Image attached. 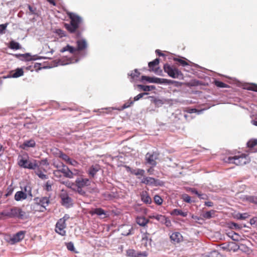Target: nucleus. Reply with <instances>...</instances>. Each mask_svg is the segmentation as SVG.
Listing matches in <instances>:
<instances>
[{
  "label": "nucleus",
  "instance_id": "nucleus-28",
  "mask_svg": "<svg viewBox=\"0 0 257 257\" xmlns=\"http://www.w3.org/2000/svg\"><path fill=\"white\" fill-rule=\"evenodd\" d=\"M65 51H69L70 53L73 54H75L77 52L76 48H74L69 45H67L60 50V52L62 53Z\"/></svg>",
  "mask_w": 257,
  "mask_h": 257
},
{
  "label": "nucleus",
  "instance_id": "nucleus-4",
  "mask_svg": "<svg viewBox=\"0 0 257 257\" xmlns=\"http://www.w3.org/2000/svg\"><path fill=\"white\" fill-rule=\"evenodd\" d=\"M25 214V212L19 207H13L10 210H6L1 213V215L4 216L20 219H23Z\"/></svg>",
  "mask_w": 257,
  "mask_h": 257
},
{
  "label": "nucleus",
  "instance_id": "nucleus-11",
  "mask_svg": "<svg viewBox=\"0 0 257 257\" xmlns=\"http://www.w3.org/2000/svg\"><path fill=\"white\" fill-rule=\"evenodd\" d=\"M141 183L147 185L157 186L159 185V180L151 177H144L141 180Z\"/></svg>",
  "mask_w": 257,
  "mask_h": 257
},
{
  "label": "nucleus",
  "instance_id": "nucleus-24",
  "mask_svg": "<svg viewBox=\"0 0 257 257\" xmlns=\"http://www.w3.org/2000/svg\"><path fill=\"white\" fill-rule=\"evenodd\" d=\"M31 210L34 212H44L45 210L38 203L35 202L31 205Z\"/></svg>",
  "mask_w": 257,
  "mask_h": 257
},
{
  "label": "nucleus",
  "instance_id": "nucleus-3",
  "mask_svg": "<svg viewBox=\"0 0 257 257\" xmlns=\"http://www.w3.org/2000/svg\"><path fill=\"white\" fill-rule=\"evenodd\" d=\"M224 162L227 163L234 164L237 166H242L249 162L248 156L241 154L238 156L228 157L224 159Z\"/></svg>",
  "mask_w": 257,
  "mask_h": 257
},
{
  "label": "nucleus",
  "instance_id": "nucleus-37",
  "mask_svg": "<svg viewBox=\"0 0 257 257\" xmlns=\"http://www.w3.org/2000/svg\"><path fill=\"white\" fill-rule=\"evenodd\" d=\"M228 236L230 237L232 240L235 241L239 240L240 236L236 233L233 231H231L227 233Z\"/></svg>",
  "mask_w": 257,
  "mask_h": 257
},
{
  "label": "nucleus",
  "instance_id": "nucleus-21",
  "mask_svg": "<svg viewBox=\"0 0 257 257\" xmlns=\"http://www.w3.org/2000/svg\"><path fill=\"white\" fill-rule=\"evenodd\" d=\"M27 198V194L22 191H19L16 193L15 195V199L17 201L22 200H25Z\"/></svg>",
  "mask_w": 257,
  "mask_h": 257
},
{
  "label": "nucleus",
  "instance_id": "nucleus-29",
  "mask_svg": "<svg viewBox=\"0 0 257 257\" xmlns=\"http://www.w3.org/2000/svg\"><path fill=\"white\" fill-rule=\"evenodd\" d=\"M24 71L22 68H17L15 71L11 72V76L14 78H17L23 76Z\"/></svg>",
  "mask_w": 257,
  "mask_h": 257
},
{
  "label": "nucleus",
  "instance_id": "nucleus-48",
  "mask_svg": "<svg viewBox=\"0 0 257 257\" xmlns=\"http://www.w3.org/2000/svg\"><path fill=\"white\" fill-rule=\"evenodd\" d=\"M141 79L142 80H146L147 81H149V82L154 83V82L153 81L155 80V77H150L146 76H142Z\"/></svg>",
  "mask_w": 257,
  "mask_h": 257
},
{
  "label": "nucleus",
  "instance_id": "nucleus-19",
  "mask_svg": "<svg viewBox=\"0 0 257 257\" xmlns=\"http://www.w3.org/2000/svg\"><path fill=\"white\" fill-rule=\"evenodd\" d=\"M240 246H243L245 248V246L243 244H240V245H238L235 242H228V251H232L235 252L239 249Z\"/></svg>",
  "mask_w": 257,
  "mask_h": 257
},
{
  "label": "nucleus",
  "instance_id": "nucleus-13",
  "mask_svg": "<svg viewBox=\"0 0 257 257\" xmlns=\"http://www.w3.org/2000/svg\"><path fill=\"white\" fill-rule=\"evenodd\" d=\"M60 197L61 199L62 205L68 207L71 203L72 199L66 192L62 191L60 195Z\"/></svg>",
  "mask_w": 257,
  "mask_h": 257
},
{
  "label": "nucleus",
  "instance_id": "nucleus-10",
  "mask_svg": "<svg viewBox=\"0 0 257 257\" xmlns=\"http://www.w3.org/2000/svg\"><path fill=\"white\" fill-rule=\"evenodd\" d=\"M34 201L44 208L45 210H46V207L50 203L49 198L47 197H36L34 198Z\"/></svg>",
  "mask_w": 257,
  "mask_h": 257
},
{
  "label": "nucleus",
  "instance_id": "nucleus-59",
  "mask_svg": "<svg viewBox=\"0 0 257 257\" xmlns=\"http://www.w3.org/2000/svg\"><path fill=\"white\" fill-rule=\"evenodd\" d=\"M221 248L225 251H228V242L224 243L221 244Z\"/></svg>",
  "mask_w": 257,
  "mask_h": 257
},
{
  "label": "nucleus",
  "instance_id": "nucleus-39",
  "mask_svg": "<svg viewBox=\"0 0 257 257\" xmlns=\"http://www.w3.org/2000/svg\"><path fill=\"white\" fill-rule=\"evenodd\" d=\"M58 157L64 160L66 163H68L70 159V158L67 155L61 151L58 154Z\"/></svg>",
  "mask_w": 257,
  "mask_h": 257
},
{
  "label": "nucleus",
  "instance_id": "nucleus-1",
  "mask_svg": "<svg viewBox=\"0 0 257 257\" xmlns=\"http://www.w3.org/2000/svg\"><path fill=\"white\" fill-rule=\"evenodd\" d=\"M67 15L70 20V24H65V28L70 33H76L77 37H79L81 35V31L80 30L81 25L82 23V18L78 15L67 12Z\"/></svg>",
  "mask_w": 257,
  "mask_h": 257
},
{
  "label": "nucleus",
  "instance_id": "nucleus-32",
  "mask_svg": "<svg viewBox=\"0 0 257 257\" xmlns=\"http://www.w3.org/2000/svg\"><path fill=\"white\" fill-rule=\"evenodd\" d=\"M216 212V211L214 210H211L203 213L202 216L205 219H209L215 216Z\"/></svg>",
  "mask_w": 257,
  "mask_h": 257
},
{
  "label": "nucleus",
  "instance_id": "nucleus-38",
  "mask_svg": "<svg viewBox=\"0 0 257 257\" xmlns=\"http://www.w3.org/2000/svg\"><path fill=\"white\" fill-rule=\"evenodd\" d=\"M27 7L28 8V9L29 10V12H28V14L29 15H36L38 16V14L37 13V8L34 7H32L30 5H27Z\"/></svg>",
  "mask_w": 257,
  "mask_h": 257
},
{
  "label": "nucleus",
  "instance_id": "nucleus-26",
  "mask_svg": "<svg viewBox=\"0 0 257 257\" xmlns=\"http://www.w3.org/2000/svg\"><path fill=\"white\" fill-rule=\"evenodd\" d=\"M160 62V60L158 58H156L154 61L149 63V67L150 69L155 73L157 72V69H155V67L158 65Z\"/></svg>",
  "mask_w": 257,
  "mask_h": 257
},
{
  "label": "nucleus",
  "instance_id": "nucleus-56",
  "mask_svg": "<svg viewBox=\"0 0 257 257\" xmlns=\"http://www.w3.org/2000/svg\"><path fill=\"white\" fill-rule=\"evenodd\" d=\"M8 24L0 25V34L4 33V31L6 29Z\"/></svg>",
  "mask_w": 257,
  "mask_h": 257
},
{
  "label": "nucleus",
  "instance_id": "nucleus-54",
  "mask_svg": "<svg viewBox=\"0 0 257 257\" xmlns=\"http://www.w3.org/2000/svg\"><path fill=\"white\" fill-rule=\"evenodd\" d=\"M247 89L257 92V84H253L248 87Z\"/></svg>",
  "mask_w": 257,
  "mask_h": 257
},
{
  "label": "nucleus",
  "instance_id": "nucleus-50",
  "mask_svg": "<svg viewBox=\"0 0 257 257\" xmlns=\"http://www.w3.org/2000/svg\"><path fill=\"white\" fill-rule=\"evenodd\" d=\"M62 183L65 185L67 187L70 188H71L73 186H75V182L72 183L69 181L63 182Z\"/></svg>",
  "mask_w": 257,
  "mask_h": 257
},
{
  "label": "nucleus",
  "instance_id": "nucleus-47",
  "mask_svg": "<svg viewBox=\"0 0 257 257\" xmlns=\"http://www.w3.org/2000/svg\"><path fill=\"white\" fill-rule=\"evenodd\" d=\"M134 103V101L129 100L127 102H125L122 106L120 110H123L126 108L129 107Z\"/></svg>",
  "mask_w": 257,
  "mask_h": 257
},
{
  "label": "nucleus",
  "instance_id": "nucleus-55",
  "mask_svg": "<svg viewBox=\"0 0 257 257\" xmlns=\"http://www.w3.org/2000/svg\"><path fill=\"white\" fill-rule=\"evenodd\" d=\"M37 174L42 179H46L48 178L46 175L42 173L41 171H38Z\"/></svg>",
  "mask_w": 257,
  "mask_h": 257
},
{
  "label": "nucleus",
  "instance_id": "nucleus-31",
  "mask_svg": "<svg viewBox=\"0 0 257 257\" xmlns=\"http://www.w3.org/2000/svg\"><path fill=\"white\" fill-rule=\"evenodd\" d=\"M149 218L150 219H155L162 223V222H163L164 219H165V216L161 214H153L150 215L149 216Z\"/></svg>",
  "mask_w": 257,
  "mask_h": 257
},
{
  "label": "nucleus",
  "instance_id": "nucleus-27",
  "mask_svg": "<svg viewBox=\"0 0 257 257\" xmlns=\"http://www.w3.org/2000/svg\"><path fill=\"white\" fill-rule=\"evenodd\" d=\"M141 199L146 204L152 203V199L147 192H143L141 195Z\"/></svg>",
  "mask_w": 257,
  "mask_h": 257
},
{
  "label": "nucleus",
  "instance_id": "nucleus-34",
  "mask_svg": "<svg viewBox=\"0 0 257 257\" xmlns=\"http://www.w3.org/2000/svg\"><path fill=\"white\" fill-rule=\"evenodd\" d=\"M9 47L13 50H19L21 49V46L20 44L14 41H12L10 42Z\"/></svg>",
  "mask_w": 257,
  "mask_h": 257
},
{
  "label": "nucleus",
  "instance_id": "nucleus-7",
  "mask_svg": "<svg viewBox=\"0 0 257 257\" xmlns=\"http://www.w3.org/2000/svg\"><path fill=\"white\" fill-rule=\"evenodd\" d=\"M69 218V216L68 214H65L64 216L59 219L57 222L55 231V232L61 236H65L66 234V231L65 230L67 224L66 221Z\"/></svg>",
  "mask_w": 257,
  "mask_h": 257
},
{
  "label": "nucleus",
  "instance_id": "nucleus-2",
  "mask_svg": "<svg viewBox=\"0 0 257 257\" xmlns=\"http://www.w3.org/2000/svg\"><path fill=\"white\" fill-rule=\"evenodd\" d=\"M29 158L27 154L26 157L22 156H19L18 157V165L25 169H29L31 170H35L39 167V162L36 160H33L32 161H29Z\"/></svg>",
  "mask_w": 257,
  "mask_h": 257
},
{
  "label": "nucleus",
  "instance_id": "nucleus-33",
  "mask_svg": "<svg viewBox=\"0 0 257 257\" xmlns=\"http://www.w3.org/2000/svg\"><path fill=\"white\" fill-rule=\"evenodd\" d=\"M140 75V73L137 69H135L130 76L131 77V81H137L139 79Z\"/></svg>",
  "mask_w": 257,
  "mask_h": 257
},
{
  "label": "nucleus",
  "instance_id": "nucleus-15",
  "mask_svg": "<svg viewBox=\"0 0 257 257\" xmlns=\"http://www.w3.org/2000/svg\"><path fill=\"white\" fill-rule=\"evenodd\" d=\"M145 159L147 163L151 165L153 167H155L156 165L157 162L156 160L157 159V157L156 155H155L154 154H151L150 153H148L146 155Z\"/></svg>",
  "mask_w": 257,
  "mask_h": 257
},
{
  "label": "nucleus",
  "instance_id": "nucleus-17",
  "mask_svg": "<svg viewBox=\"0 0 257 257\" xmlns=\"http://www.w3.org/2000/svg\"><path fill=\"white\" fill-rule=\"evenodd\" d=\"M170 238L171 241L174 243H179L183 239L182 235L179 232H173L171 235H170Z\"/></svg>",
  "mask_w": 257,
  "mask_h": 257
},
{
  "label": "nucleus",
  "instance_id": "nucleus-20",
  "mask_svg": "<svg viewBox=\"0 0 257 257\" xmlns=\"http://www.w3.org/2000/svg\"><path fill=\"white\" fill-rule=\"evenodd\" d=\"M100 167L98 165H92L89 167L88 173L89 175L91 177H94L96 175V173L99 170Z\"/></svg>",
  "mask_w": 257,
  "mask_h": 257
},
{
  "label": "nucleus",
  "instance_id": "nucleus-42",
  "mask_svg": "<svg viewBox=\"0 0 257 257\" xmlns=\"http://www.w3.org/2000/svg\"><path fill=\"white\" fill-rule=\"evenodd\" d=\"M173 60L175 61L179 62L180 63V64L183 66H185L189 65L187 61H186L185 60H184L182 59H180V58H174Z\"/></svg>",
  "mask_w": 257,
  "mask_h": 257
},
{
  "label": "nucleus",
  "instance_id": "nucleus-58",
  "mask_svg": "<svg viewBox=\"0 0 257 257\" xmlns=\"http://www.w3.org/2000/svg\"><path fill=\"white\" fill-rule=\"evenodd\" d=\"M248 214L247 213L243 214H237V218L239 219H245L248 217Z\"/></svg>",
  "mask_w": 257,
  "mask_h": 257
},
{
  "label": "nucleus",
  "instance_id": "nucleus-49",
  "mask_svg": "<svg viewBox=\"0 0 257 257\" xmlns=\"http://www.w3.org/2000/svg\"><path fill=\"white\" fill-rule=\"evenodd\" d=\"M66 247L67 249L71 251H74L75 247L74 246V244L72 242H69L66 243Z\"/></svg>",
  "mask_w": 257,
  "mask_h": 257
},
{
  "label": "nucleus",
  "instance_id": "nucleus-51",
  "mask_svg": "<svg viewBox=\"0 0 257 257\" xmlns=\"http://www.w3.org/2000/svg\"><path fill=\"white\" fill-rule=\"evenodd\" d=\"M56 33L60 37L65 36V32L61 29H57Z\"/></svg>",
  "mask_w": 257,
  "mask_h": 257
},
{
  "label": "nucleus",
  "instance_id": "nucleus-46",
  "mask_svg": "<svg viewBox=\"0 0 257 257\" xmlns=\"http://www.w3.org/2000/svg\"><path fill=\"white\" fill-rule=\"evenodd\" d=\"M181 198L184 201L187 203L191 202V197L187 194H183L182 195Z\"/></svg>",
  "mask_w": 257,
  "mask_h": 257
},
{
  "label": "nucleus",
  "instance_id": "nucleus-18",
  "mask_svg": "<svg viewBox=\"0 0 257 257\" xmlns=\"http://www.w3.org/2000/svg\"><path fill=\"white\" fill-rule=\"evenodd\" d=\"M36 146V142L33 139L25 141L20 148L23 150H27L28 148H34Z\"/></svg>",
  "mask_w": 257,
  "mask_h": 257
},
{
  "label": "nucleus",
  "instance_id": "nucleus-64",
  "mask_svg": "<svg viewBox=\"0 0 257 257\" xmlns=\"http://www.w3.org/2000/svg\"><path fill=\"white\" fill-rule=\"evenodd\" d=\"M153 167L152 166L151 167H150V168H149L148 170H147V172L150 174V175H152L154 173V169H153Z\"/></svg>",
  "mask_w": 257,
  "mask_h": 257
},
{
  "label": "nucleus",
  "instance_id": "nucleus-44",
  "mask_svg": "<svg viewBox=\"0 0 257 257\" xmlns=\"http://www.w3.org/2000/svg\"><path fill=\"white\" fill-rule=\"evenodd\" d=\"M246 199L250 202L257 204V196H248L246 197Z\"/></svg>",
  "mask_w": 257,
  "mask_h": 257
},
{
  "label": "nucleus",
  "instance_id": "nucleus-25",
  "mask_svg": "<svg viewBox=\"0 0 257 257\" xmlns=\"http://www.w3.org/2000/svg\"><path fill=\"white\" fill-rule=\"evenodd\" d=\"M170 214L172 215H180L182 217H186L188 215V212H183L182 210L179 209H174L171 212Z\"/></svg>",
  "mask_w": 257,
  "mask_h": 257
},
{
  "label": "nucleus",
  "instance_id": "nucleus-62",
  "mask_svg": "<svg viewBox=\"0 0 257 257\" xmlns=\"http://www.w3.org/2000/svg\"><path fill=\"white\" fill-rule=\"evenodd\" d=\"M163 78L155 77V80L153 81L154 82V83H163Z\"/></svg>",
  "mask_w": 257,
  "mask_h": 257
},
{
  "label": "nucleus",
  "instance_id": "nucleus-9",
  "mask_svg": "<svg viewBox=\"0 0 257 257\" xmlns=\"http://www.w3.org/2000/svg\"><path fill=\"white\" fill-rule=\"evenodd\" d=\"M63 168L61 169V172L64 176L68 178H73L74 176H76L78 173V170L74 169L71 171L67 166L62 165Z\"/></svg>",
  "mask_w": 257,
  "mask_h": 257
},
{
  "label": "nucleus",
  "instance_id": "nucleus-45",
  "mask_svg": "<svg viewBox=\"0 0 257 257\" xmlns=\"http://www.w3.org/2000/svg\"><path fill=\"white\" fill-rule=\"evenodd\" d=\"M52 182L50 181H48L45 185L44 189L47 191H52Z\"/></svg>",
  "mask_w": 257,
  "mask_h": 257
},
{
  "label": "nucleus",
  "instance_id": "nucleus-16",
  "mask_svg": "<svg viewBox=\"0 0 257 257\" xmlns=\"http://www.w3.org/2000/svg\"><path fill=\"white\" fill-rule=\"evenodd\" d=\"M126 170L127 172H130L131 174L139 176H144V174L145 173V171L144 170L142 169H134L131 168L129 166H125Z\"/></svg>",
  "mask_w": 257,
  "mask_h": 257
},
{
  "label": "nucleus",
  "instance_id": "nucleus-35",
  "mask_svg": "<svg viewBox=\"0 0 257 257\" xmlns=\"http://www.w3.org/2000/svg\"><path fill=\"white\" fill-rule=\"evenodd\" d=\"M202 257H224L221 253L216 250H214L208 254L204 255Z\"/></svg>",
  "mask_w": 257,
  "mask_h": 257
},
{
  "label": "nucleus",
  "instance_id": "nucleus-5",
  "mask_svg": "<svg viewBox=\"0 0 257 257\" xmlns=\"http://www.w3.org/2000/svg\"><path fill=\"white\" fill-rule=\"evenodd\" d=\"M164 72L173 78H183V74L175 66L168 63L165 64L163 66Z\"/></svg>",
  "mask_w": 257,
  "mask_h": 257
},
{
  "label": "nucleus",
  "instance_id": "nucleus-61",
  "mask_svg": "<svg viewBox=\"0 0 257 257\" xmlns=\"http://www.w3.org/2000/svg\"><path fill=\"white\" fill-rule=\"evenodd\" d=\"M198 197L201 199H206L207 198V196L205 194H202L201 193H199V194H198Z\"/></svg>",
  "mask_w": 257,
  "mask_h": 257
},
{
  "label": "nucleus",
  "instance_id": "nucleus-6",
  "mask_svg": "<svg viewBox=\"0 0 257 257\" xmlns=\"http://www.w3.org/2000/svg\"><path fill=\"white\" fill-rule=\"evenodd\" d=\"M91 181L86 178L80 177L75 181V186L76 187V191L80 195H84L86 192L83 189V188L90 186Z\"/></svg>",
  "mask_w": 257,
  "mask_h": 257
},
{
  "label": "nucleus",
  "instance_id": "nucleus-53",
  "mask_svg": "<svg viewBox=\"0 0 257 257\" xmlns=\"http://www.w3.org/2000/svg\"><path fill=\"white\" fill-rule=\"evenodd\" d=\"M163 83L167 84H173L177 82L172 80L164 79H163Z\"/></svg>",
  "mask_w": 257,
  "mask_h": 257
},
{
  "label": "nucleus",
  "instance_id": "nucleus-63",
  "mask_svg": "<svg viewBox=\"0 0 257 257\" xmlns=\"http://www.w3.org/2000/svg\"><path fill=\"white\" fill-rule=\"evenodd\" d=\"M60 173H61V169L60 170H56V171H54V175L56 177H59V176H61L60 175Z\"/></svg>",
  "mask_w": 257,
  "mask_h": 257
},
{
  "label": "nucleus",
  "instance_id": "nucleus-12",
  "mask_svg": "<svg viewBox=\"0 0 257 257\" xmlns=\"http://www.w3.org/2000/svg\"><path fill=\"white\" fill-rule=\"evenodd\" d=\"M126 254L128 257H145L147 255L146 252L137 251L134 249H127Z\"/></svg>",
  "mask_w": 257,
  "mask_h": 257
},
{
  "label": "nucleus",
  "instance_id": "nucleus-57",
  "mask_svg": "<svg viewBox=\"0 0 257 257\" xmlns=\"http://www.w3.org/2000/svg\"><path fill=\"white\" fill-rule=\"evenodd\" d=\"M146 94H147V93H140L138 95H137V96H136L134 98V101H137L138 100H139L140 98H141L142 97H143V96L144 95H146Z\"/></svg>",
  "mask_w": 257,
  "mask_h": 257
},
{
  "label": "nucleus",
  "instance_id": "nucleus-30",
  "mask_svg": "<svg viewBox=\"0 0 257 257\" xmlns=\"http://www.w3.org/2000/svg\"><path fill=\"white\" fill-rule=\"evenodd\" d=\"M149 235L150 234L147 232L144 233L143 235L142 241L145 246H147L148 243L151 245V239L150 238Z\"/></svg>",
  "mask_w": 257,
  "mask_h": 257
},
{
  "label": "nucleus",
  "instance_id": "nucleus-52",
  "mask_svg": "<svg viewBox=\"0 0 257 257\" xmlns=\"http://www.w3.org/2000/svg\"><path fill=\"white\" fill-rule=\"evenodd\" d=\"M162 224H164L166 225V226L169 227L171 225V221L165 216V219L163 221V222H162Z\"/></svg>",
  "mask_w": 257,
  "mask_h": 257
},
{
  "label": "nucleus",
  "instance_id": "nucleus-23",
  "mask_svg": "<svg viewBox=\"0 0 257 257\" xmlns=\"http://www.w3.org/2000/svg\"><path fill=\"white\" fill-rule=\"evenodd\" d=\"M136 222L141 226H145L149 222V220L144 216H138L136 218Z\"/></svg>",
  "mask_w": 257,
  "mask_h": 257
},
{
  "label": "nucleus",
  "instance_id": "nucleus-41",
  "mask_svg": "<svg viewBox=\"0 0 257 257\" xmlns=\"http://www.w3.org/2000/svg\"><path fill=\"white\" fill-rule=\"evenodd\" d=\"M214 84L218 87L219 88H227L228 87V85L218 80L214 81Z\"/></svg>",
  "mask_w": 257,
  "mask_h": 257
},
{
  "label": "nucleus",
  "instance_id": "nucleus-60",
  "mask_svg": "<svg viewBox=\"0 0 257 257\" xmlns=\"http://www.w3.org/2000/svg\"><path fill=\"white\" fill-rule=\"evenodd\" d=\"M67 164L73 166H76L78 164V162L76 161L72 160L71 158Z\"/></svg>",
  "mask_w": 257,
  "mask_h": 257
},
{
  "label": "nucleus",
  "instance_id": "nucleus-43",
  "mask_svg": "<svg viewBox=\"0 0 257 257\" xmlns=\"http://www.w3.org/2000/svg\"><path fill=\"white\" fill-rule=\"evenodd\" d=\"M257 145V140H250L247 143V146L248 148H252Z\"/></svg>",
  "mask_w": 257,
  "mask_h": 257
},
{
  "label": "nucleus",
  "instance_id": "nucleus-22",
  "mask_svg": "<svg viewBox=\"0 0 257 257\" xmlns=\"http://www.w3.org/2000/svg\"><path fill=\"white\" fill-rule=\"evenodd\" d=\"M89 214H91V215L97 214V215L100 216H104V217H105L106 215V212L101 208H97L93 210H90L89 211Z\"/></svg>",
  "mask_w": 257,
  "mask_h": 257
},
{
  "label": "nucleus",
  "instance_id": "nucleus-8",
  "mask_svg": "<svg viewBox=\"0 0 257 257\" xmlns=\"http://www.w3.org/2000/svg\"><path fill=\"white\" fill-rule=\"evenodd\" d=\"M26 233V231L24 230L18 232L10 238L9 242L13 244L21 241L24 238Z\"/></svg>",
  "mask_w": 257,
  "mask_h": 257
},
{
  "label": "nucleus",
  "instance_id": "nucleus-40",
  "mask_svg": "<svg viewBox=\"0 0 257 257\" xmlns=\"http://www.w3.org/2000/svg\"><path fill=\"white\" fill-rule=\"evenodd\" d=\"M154 200L155 203L158 205H161L163 201V199L158 195H156L154 196Z\"/></svg>",
  "mask_w": 257,
  "mask_h": 257
},
{
  "label": "nucleus",
  "instance_id": "nucleus-14",
  "mask_svg": "<svg viewBox=\"0 0 257 257\" xmlns=\"http://www.w3.org/2000/svg\"><path fill=\"white\" fill-rule=\"evenodd\" d=\"M87 47V42L85 39H78L76 41V51L81 52L85 50Z\"/></svg>",
  "mask_w": 257,
  "mask_h": 257
},
{
  "label": "nucleus",
  "instance_id": "nucleus-36",
  "mask_svg": "<svg viewBox=\"0 0 257 257\" xmlns=\"http://www.w3.org/2000/svg\"><path fill=\"white\" fill-rule=\"evenodd\" d=\"M22 57H23L27 61H32L37 59L38 56L36 55L32 56L30 53H25L24 54H22Z\"/></svg>",
  "mask_w": 257,
  "mask_h": 257
}]
</instances>
